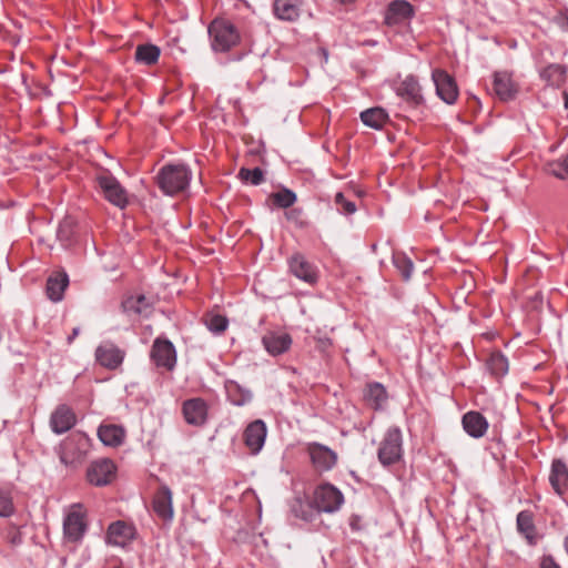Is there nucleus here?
Segmentation results:
<instances>
[{"label":"nucleus","mask_w":568,"mask_h":568,"mask_svg":"<svg viewBox=\"0 0 568 568\" xmlns=\"http://www.w3.org/2000/svg\"><path fill=\"white\" fill-rule=\"evenodd\" d=\"M192 180L191 170L184 164H165L155 178L159 189L169 196L178 195L187 190Z\"/></svg>","instance_id":"nucleus-1"},{"label":"nucleus","mask_w":568,"mask_h":568,"mask_svg":"<svg viewBox=\"0 0 568 568\" xmlns=\"http://www.w3.org/2000/svg\"><path fill=\"white\" fill-rule=\"evenodd\" d=\"M88 530L81 504H73L63 518V545L74 551Z\"/></svg>","instance_id":"nucleus-2"},{"label":"nucleus","mask_w":568,"mask_h":568,"mask_svg":"<svg viewBox=\"0 0 568 568\" xmlns=\"http://www.w3.org/2000/svg\"><path fill=\"white\" fill-rule=\"evenodd\" d=\"M211 47L215 52H227L240 42L237 28L227 19H214L207 29Z\"/></svg>","instance_id":"nucleus-3"},{"label":"nucleus","mask_w":568,"mask_h":568,"mask_svg":"<svg viewBox=\"0 0 568 568\" xmlns=\"http://www.w3.org/2000/svg\"><path fill=\"white\" fill-rule=\"evenodd\" d=\"M312 500L318 513L333 514L344 504V496L337 487L324 483L314 489Z\"/></svg>","instance_id":"nucleus-4"},{"label":"nucleus","mask_w":568,"mask_h":568,"mask_svg":"<svg viewBox=\"0 0 568 568\" xmlns=\"http://www.w3.org/2000/svg\"><path fill=\"white\" fill-rule=\"evenodd\" d=\"M97 183L106 201L124 209L128 204V193L115 176L104 171L97 175Z\"/></svg>","instance_id":"nucleus-5"},{"label":"nucleus","mask_w":568,"mask_h":568,"mask_svg":"<svg viewBox=\"0 0 568 568\" xmlns=\"http://www.w3.org/2000/svg\"><path fill=\"white\" fill-rule=\"evenodd\" d=\"M402 454V432L398 427H390L381 443L378 459L384 466H388L398 462Z\"/></svg>","instance_id":"nucleus-6"},{"label":"nucleus","mask_w":568,"mask_h":568,"mask_svg":"<svg viewBox=\"0 0 568 568\" xmlns=\"http://www.w3.org/2000/svg\"><path fill=\"white\" fill-rule=\"evenodd\" d=\"M306 452L314 469L320 474L332 470L337 463V454L323 444L316 442L308 443Z\"/></svg>","instance_id":"nucleus-7"},{"label":"nucleus","mask_w":568,"mask_h":568,"mask_svg":"<svg viewBox=\"0 0 568 568\" xmlns=\"http://www.w3.org/2000/svg\"><path fill=\"white\" fill-rule=\"evenodd\" d=\"M151 359L158 367L172 371L176 364V351L169 339L156 338L151 348Z\"/></svg>","instance_id":"nucleus-8"},{"label":"nucleus","mask_w":568,"mask_h":568,"mask_svg":"<svg viewBox=\"0 0 568 568\" xmlns=\"http://www.w3.org/2000/svg\"><path fill=\"white\" fill-rule=\"evenodd\" d=\"M436 93L447 104H454L458 98V88L455 79L446 71L436 69L432 73Z\"/></svg>","instance_id":"nucleus-9"},{"label":"nucleus","mask_w":568,"mask_h":568,"mask_svg":"<svg viewBox=\"0 0 568 568\" xmlns=\"http://www.w3.org/2000/svg\"><path fill=\"white\" fill-rule=\"evenodd\" d=\"M114 476L115 465L106 458L93 462L87 470V478L94 486H105L111 483Z\"/></svg>","instance_id":"nucleus-10"},{"label":"nucleus","mask_w":568,"mask_h":568,"mask_svg":"<svg viewBox=\"0 0 568 568\" xmlns=\"http://www.w3.org/2000/svg\"><path fill=\"white\" fill-rule=\"evenodd\" d=\"M397 94L415 109H423L425 99L422 94V88L414 75H407L398 85Z\"/></svg>","instance_id":"nucleus-11"},{"label":"nucleus","mask_w":568,"mask_h":568,"mask_svg":"<svg viewBox=\"0 0 568 568\" xmlns=\"http://www.w3.org/2000/svg\"><path fill=\"white\" fill-rule=\"evenodd\" d=\"M414 7L406 0H393L386 9L384 21L387 26H397L410 20Z\"/></svg>","instance_id":"nucleus-12"},{"label":"nucleus","mask_w":568,"mask_h":568,"mask_svg":"<svg viewBox=\"0 0 568 568\" xmlns=\"http://www.w3.org/2000/svg\"><path fill=\"white\" fill-rule=\"evenodd\" d=\"M267 428L262 419L250 423L243 434L244 443L252 454H257L264 446Z\"/></svg>","instance_id":"nucleus-13"},{"label":"nucleus","mask_w":568,"mask_h":568,"mask_svg":"<svg viewBox=\"0 0 568 568\" xmlns=\"http://www.w3.org/2000/svg\"><path fill=\"white\" fill-rule=\"evenodd\" d=\"M290 270L293 275L308 284L317 281V270L303 255L295 254L290 258Z\"/></svg>","instance_id":"nucleus-14"},{"label":"nucleus","mask_w":568,"mask_h":568,"mask_svg":"<svg viewBox=\"0 0 568 568\" xmlns=\"http://www.w3.org/2000/svg\"><path fill=\"white\" fill-rule=\"evenodd\" d=\"M183 415L187 424L200 426L205 423L207 406L202 398H191L183 403Z\"/></svg>","instance_id":"nucleus-15"},{"label":"nucleus","mask_w":568,"mask_h":568,"mask_svg":"<svg viewBox=\"0 0 568 568\" xmlns=\"http://www.w3.org/2000/svg\"><path fill=\"white\" fill-rule=\"evenodd\" d=\"M95 359L102 366L114 369L123 361L122 352L112 343H103L95 351Z\"/></svg>","instance_id":"nucleus-16"},{"label":"nucleus","mask_w":568,"mask_h":568,"mask_svg":"<svg viewBox=\"0 0 568 568\" xmlns=\"http://www.w3.org/2000/svg\"><path fill=\"white\" fill-rule=\"evenodd\" d=\"M549 483L558 496H564L568 490V466L561 459L552 462Z\"/></svg>","instance_id":"nucleus-17"},{"label":"nucleus","mask_w":568,"mask_h":568,"mask_svg":"<svg viewBox=\"0 0 568 568\" xmlns=\"http://www.w3.org/2000/svg\"><path fill=\"white\" fill-rule=\"evenodd\" d=\"M262 344L268 354L277 356L290 349L292 337L287 333L271 332L263 336Z\"/></svg>","instance_id":"nucleus-18"},{"label":"nucleus","mask_w":568,"mask_h":568,"mask_svg":"<svg viewBox=\"0 0 568 568\" xmlns=\"http://www.w3.org/2000/svg\"><path fill=\"white\" fill-rule=\"evenodd\" d=\"M75 424V416L73 412L65 405H60L52 413L50 425L55 434H63L71 429Z\"/></svg>","instance_id":"nucleus-19"},{"label":"nucleus","mask_w":568,"mask_h":568,"mask_svg":"<svg viewBox=\"0 0 568 568\" xmlns=\"http://www.w3.org/2000/svg\"><path fill=\"white\" fill-rule=\"evenodd\" d=\"M462 423L465 432L474 438L483 437L488 428L487 419L480 413L474 410L466 413Z\"/></svg>","instance_id":"nucleus-20"},{"label":"nucleus","mask_w":568,"mask_h":568,"mask_svg":"<svg viewBox=\"0 0 568 568\" xmlns=\"http://www.w3.org/2000/svg\"><path fill=\"white\" fill-rule=\"evenodd\" d=\"M494 91L501 101H508L515 98L517 89L511 78L506 72H496L494 75Z\"/></svg>","instance_id":"nucleus-21"},{"label":"nucleus","mask_w":568,"mask_h":568,"mask_svg":"<svg viewBox=\"0 0 568 568\" xmlns=\"http://www.w3.org/2000/svg\"><path fill=\"white\" fill-rule=\"evenodd\" d=\"M273 12L280 20L295 21L300 17L298 0H275Z\"/></svg>","instance_id":"nucleus-22"},{"label":"nucleus","mask_w":568,"mask_h":568,"mask_svg":"<svg viewBox=\"0 0 568 568\" xmlns=\"http://www.w3.org/2000/svg\"><path fill=\"white\" fill-rule=\"evenodd\" d=\"M154 511L163 519H172V493L168 486H163L156 494L153 501Z\"/></svg>","instance_id":"nucleus-23"},{"label":"nucleus","mask_w":568,"mask_h":568,"mask_svg":"<svg viewBox=\"0 0 568 568\" xmlns=\"http://www.w3.org/2000/svg\"><path fill=\"white\" fill-rule=\"evenodd\" d=\"M133 530L123 521H115L109 526L106 534L108 544L124 546L132 537Z\"/></svg>","instance_id":"nucleus-24"},{"label":"nucleus","mask_w":568,"mask_h":568,"mask_svg":"<svg viewBox=\"0 0 568 568\" xmlns=\"http://www.w3.org/2000/svg\"><path fill=\"white\" fill-rule=\"evenodd\" d=\"M98 436L105 446L115 447L122 444L125 433L121 426L110 424L101 425Z\"/></svg>","instance_id":"nucleus-25"},{"label":"nucleus","mask_w":568,"mask_h":568,"mask_svg":"<svg viewBox=\"0 0 568 568\" xmlns=\"http://www.w3.org/2000/svg\"><path fill=\"white\" fill-rule=\"evenodd\" d=\"M229 400L235 406H244L252 400V392L234 381L225 384Z\"/></svg>","instance_id":"nucleus-26"},{"label":"nucleus","mask_w":568,"mask_h":568,"mask_svg":"<svg viewBox=\"0 0 568 568\" xmlns=\"http://www.w3.org/2000/svg\"><path fill=\"white\" fill-rule=\"evenodd\" d=\"M69 284L65 273L50 276L47 281V295L52 302H60Z\"/></svg>","instance_id":"nucleus-27"},{"label":"nucleus","mask_w":568,"mask_h":568,"mask_svg":"<svg viewBox=\"0 0 568 568\" xmlns=\"http://www.w3.org/2000/svg\"><path fill=\"white\" fill-rule=\"evenodd\" d=\"M361 120L366 126L379 130L387 123L388 114L383 108L375 106L363 111Z\"/></svg>","instance_id":"nucleus-28"},{"label":"nucleus","mask_w":568,"mask_h":568,"mask_svg":"<svg viewBox=\"0 0 568 568\" xmlns=\"http://www.w3.org/2000/svg\"><path fill=\"white\" fill-rule=\"evenodd\" d=\"M161 50L152 43L140 44L135 49V61L145 65L155 64L160 58Z\"/></svg>","instance_id":"nucleus-29"},{"label":"nucleus","mask_w":568,"mask_h":568,"mask_svg":"<svg viewBox=\"0 0 568 568\" xmlns=\"http://www.w3.org/2000/svg\"><path fill=\"white\" fill-rule=\"evenodd\" d=\"M487 371L496 378H500L508 373V359L500 352L491 353L486 362Z\"/></svg>","instance_id":"nucleus-30"},{"label":"nucleus","mask_w":568,"mask_h":568,"mask_svg":"<svg viewBox=\"0 0 568 568\" xmlns=\"http://www.w3.org/2000/svg\"><path fill=\"white\" fill-rule=\"evenodd\" d=\"M365 400L375 409L381 408L386 402V390L379 383L367 386L364 393Z\"/></svg>","instance_id":"nucleus-31"},{"label":"nucleus","mask_w":568,"mask_h":568,"mask_svg":"<svg viewBox=\"0 0 568 568\" xmlns=\"http://www.w3.org/2000/svg\"><path fill=\"white\" fill-rule=\"evenodd\" d=\"M292 513L295 517L305 521H312L320 514L313 505V500L306 501L300 498L295 499L292 505Z\"/></svg>","instance_id":"nucleus-32"},{"label":"nucleus","mask_w":568,"mask_h":568,"mask_svg":"<svg viewBox=\"0 0 568 568\" xmlns=\"http://www.w3.org/2000/svg\"><path fill=\"white\" fill-rule=\"evenodd\" d=\"M203 321L207 329L216 335L223 333L229 325V320L221 314L209 313Z\"/></svg>","instance_id":"nucleus-33"},{"label":"nucleus","mask_w":568,"mask_h":568,"mask_svg":"<svg viewBox=\"0 0 568 568\" xmlns=\"http://www.w3.org/2000/svg\"><path fill=\"white\" fill-rule=\"evenodd\" d=\"M393 264L397 268V271L400 273L404 281H409L414 264L409 257H407L403 253H394L393 254Z\"/></svg>","instance_id":"nucleus-34"},{"label":"nucleus","mask_w":568,"mask_h":568,"mask_svg":"<svg viewBox=\"0 0 568 568\" xmlns=\"http://www.w3.org/2000/svg\"><path fill=\"white\" fill-rule=\"evenodd\" d=\"M271 199L274 204L282 209L291 207L297 200L295 192L287 187H283L278 192H274L271 194Z\"/></svg>","instance_id":"nucleus-35"},{"label":"nucleus","mask_w":568,"mask_h":568,"mask_svg":"<svg viewBox=\"0 0 568 568\" xmlns=\"http://www.w3.org/2000/svg\"><path fill=\"white\" fill-rule=\"evenodd\" d=\"M517 528L528 542L532 544V515L529 511L524 510L518 514Z\"/></svg>","instance_id":"nucleus-36"},{"label":"nucleus","mask_w":568,"mask_h":568,"mask_svg":"<svg viewBox=\"0 0 568 568\" xmlns=\"http://www.w3.org/2000/svg\"><path fill=\"white\" fill-rule=\"evenodd\" d=\"M546 171L559 180H568V154L558 161L549 162Z\"/></svg>","instance_id":"nucleus-37"},{"label":"nucleus","mask_w":568,"mask_h":568,"mask_svg":"<svg viewBox=\"0 0 568 568\" xmlns=\"http://www.w3.org/2000/svg\"><path fill=\"white\" fill-rule=\"evenodd\" d=\"M123 307L125 311H132L140 315H146L149 304L144 295H139L136 297H130L124 301Z\"/></svg>","instance_id":"nucleus-38"},{"label":"nucleus","mask_w":568,"mask_h":568,"mask_svg":"<svg viewBox=\"0 0 568 568\" xmlns=\"http://www.w3.org/2000/svg\"><path fill=\"white\" fill-rule=\"evenodd\" d=\"M239 178L241 181L251 185H260L264 181V172L260 168L252 170L242 168L239 171Z\"/></svg>","instance_id":"nucleus-39"},{"label":"nucleus","mask_w":568,"mask_h":568,"mask_svg":"<svg viewBox=\"0 0 568 568\" xmlns=\"http://www.w3.org/2000/svg\"><path fill=\"white\" fill-rule=\"evenodd\" d=\"M564 69L559 64H551L540 72V77L551 85H558L564 79Z\"/></svg>","instance_id":"nucleus-40"},{"label":"nucleus","mask_w":568,"mask_h":568,"mask_svg":"<svg viewBox=\"0 0 568 568\" xmlns=\"http://www.w3.org/2000/svg\"><path fill=\"white\" fill-rule=\"evenodd\" d=\"M13 511L14 507L10 494L0 489V517H10Z\"/></svg>","instance_id":"nucleus-41"},{"label":"nucleus","mask_w":568,"mask_h":568,"mask_svg":"<svg viewBox=\"0 0 568 568\" xmlns=\"http://www.w3.org/2000/svg\"><path fill=\"white\" fill-rule=\"evenodd\" d=\"M73 234L72 221L64 220L59 224L57 236L62 243H69Z\"/></svg>","instance_id":"nucleus-42"},{"label":"nucleus","mask_w":568,"mask_h":568,"mask_svg":"<svg viewBox=\"0 0 568 568\" xmlns=\"http://www.w3.org/2000/svg\"><path fill=\"white\" fill-rule=\"evenodd\" d=\"M335 204L338 206V210L345 214H353L356 212V205L354 202L345 199L342 192L336 193L335 195Z\"/></svg>","instance_id":"nucleus-43"},{"label":"nucleus","mask_w":568,"mask_h":568,"mask_svg":"<svg viewBox=\"0 0 568 568\" xmlns=\"http://www.w3.org/2000/svg\"><path fill=\"white\" fill-rule=\"evenodd\" d=\"M3 538L11 546H19L22 542L21 532L16 527H9L4 534Z\"/></svg>","instance_id":"nucleus-44"},{"label":"nucleus","mask_w":568,"mask_h":568,"mask_svg":"<svg viewBox=\"0 0 568 568\" xmlns=\"http://www.w3.org/2000/svg\"><path fill=\"white\" fill-rule=\"evenodd\" d=\"M539 568H561L560 565L554 559L552 556H542L540 559Z\"/></svg>","instance_id":"nucleus-45"},{"label":"nucleus","mask_w":568,"mask_h":568,"mask_svg":"<svg viewBox=\"0 0 568 568\" xmlns=\"http://www.w3.org/2000/svg\"><path fill=\"white\" fill-rule=\"evenodd\" d=\"M301 215V210L293 209L286 213L288 220H296Z\"/></svg>","instance_id":"nucleus-46"},{"label":"nucleus","mask_w":568,"mask_h":568,"mask_svg":"<svg viewBox=\"0 0 568 568\" xmlns=\"http://www.w3.org/2000/svg\"><path fill=\"white\" fill-rule=\"evenodd\" d=\"M80 328L74 327L72 334L68 337V343H72V341L79 335Z\"/></svg>","instance_id":"nucleus-47"},{"label":"nucleus","mask_w":568,"mask_h":568,"mask_svg":"<svg viewBox=\"0 0 568 568\" xmlns=\"http://www.w3.org/2000/svg\"><path fill=\"white\" fill-rule=\"evenodd\" d=\"M338 3L341 4H352L354 3L356 0H336Z\"/></svg>","instance_id":"nucleus-48"},{"label":"nucleus","mask_w":568,"mask_h":568,"mask_svg":"<svg viewBox=\"0 0 568 568\" xmlns=\"http://www.w3.org/2000/svg\"><path fill=\"white\" fill-rule=\"evenodd\" d=\"M261 151H262V149L258 146V148H256V149H254V150H251V151H250V153H251V154H260V153H261Z\"/></svg>","instance_id":"nucleus-49"},{"label":"nucleus","mask_w":568,"mask_h":568,"mask_svg":"<svg viewBox=\"0 0 568 568\" xmlns=\"http://www.w3.org/2000/svg\"><path fill=\"white\" fill-rule=\"evenodd\" d=\"M18 42H19V39H17V38H12V43H13V44H18Z\"/></svg>","instance_id":"nucleus-50"}]
</instances>
